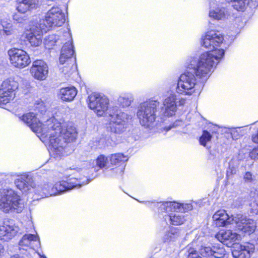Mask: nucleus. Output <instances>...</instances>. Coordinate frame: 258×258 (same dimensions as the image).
<instances>
[{"label":"nucleus","instance_id":"1","mask_svg":"<svg viewBox=\"0 0 258 258\" xmlns=\"http://www.w3.org/2000/svg\"><path fill=\"white\" fill-rule=\"evenodd\" d=\"M20 118L48 145L50 154L54 158L64 156L68 143L75 141L77 137L76 128L72 123L64 121L57 114L44 123L33 112L25 114Z\"/></svg>","mask_w":258,"mask_h":258},{"label":"nucleus","instance_id":"2","mask_svg":"<svg viewBox=\"0 0 258 258\" xmlns=\"http://www.w3.org/2000/svg\"><path fill=\"white\" fill-rule=\"evenodd\" d=\"M223 55L222 50H219L218 55H215L214 51L203 53L199 58H191L187 62V68L197 78L206 80L217 64L216 61L221 59Z\"/></svg>","mask_w":258,"mask_h":258},{"label":"nucleus","instance_id":"3","mask_svg":"<svg viewBox=\"0 0 258 258\" xmlns=\"http://www.w3.org/2000/svg\"><path fill=\"white\" fill-rule=\"evenodd\" d=\"M15 183L17 188L24 193L34 192L42 197L54 196V190L51 184L43 182L37 185L31 178L25 174L18 176Z\"/></svg>","mask_w":258,"mask_h":258},{"label":"nucleus","instance_id":"4","mask_svg":"<svg viewBox=\"0 0 258 258\" xmlns=\"http://www.w3.org/2000/svg\"><path fill=\"white\" fill-rule=\"evenodd\" d=\"M24 207V201L14 190L0 189V210L6 213H21Z\"/></svg>","mask_w":258,"mask_h":258},{"label":"nucleus","instance_id":"5","mask_svg":"<svg viewBox=\"0 0 258 258\" xmlns=\"http://www.w3.org/2000/svg\"><path fill=\"white\" fill-rule=\"evenodd\" d=\"M159 105L157 101L151 100L142 103L137 115L140 124L146 127L152 126L156 119L157 108Z\"/></svg>","mask_w":258,"mask_h":258},{"label":"nucleus","instance_id":"6","mask_svg":"<svg viewBox=\"0 0 258 258\" xmlns=\"http://www.w3.org/2000/svg\"><path fill=\"white\" fill-rule=\"evenodd\" d=\"M70 170L74 171V173L75 174V177L71 178L68 181L62 180L56 183L53 186V190H54V196L74 188H80L89 183V180L87 176H84L82 177L80 176L81 173H84L86 172V170L77 168L74 170L70 169Z\"/></svg>","mask_w":258,"mask_h":258},{"label":"nucleus","instance_id":"7","mask_svg":"<svg viewBox=\"0 0 258 258\" xmlns=\"http://www.w3.org/2000/svg\"><path fill=\"white\" fill-rule=\"evenodd\" d=\"M223 36L219 32L211 30L202 36L201 44L203 47L209 50L208 52L214 51L215 55H218L219 50H222L224 53L223 49L218 48L223 43Z\"/></svg>","mask_w":258,"mask_h":258},{"label":"nucleus","instance_id":"8","mask_svg":"<svg viewBox=\"0 0 258 258\" xmlns=\"http://www.w3.org/2000/svg\"><path fill=\"white\" fill-rule=\"evenodd\" d=\"M196 85V77L188 70L180 76L177 82L176 92L181 94L191 95L195 92Z\"/></svg>","mask_w":258,"mask_h":258},{"label":"nucleus","instance_id":"9","mask_svg":"<svg viewBox=\"0 0 258 258\" xmlns=\"http://www.w3.org/2000/svg\"><path fill=\"white\" fill-rule=\"evenodd\" d=\"M19 87L18 82L13 78L5 80L0 87V105L6 104L13 100Z\"/></svg>","mask_w":258,"mask_h":258},{"label":"nucleus","instance_id":"10","mask_svg":"<svg viewBox=\"0 0 258 258\" xmlns=\"http://www.w3.org/2000/svg\"><path fill=\"white\" fill-rule=\"evenodd\" d=\"M89 107L99 116L105 114L108 109L109 101L104 95L94 93L89 96Z\"/></svg>","mask_w":258,"mask_h":258},{"label":"nucleus","instance_id":"11","mask_svg":"<svg viewBox=\"0 0 258 258\" xmlns=\"http://www.w3.org/2000/svg\"><path fill=\"white\" fill-rule=\"evenodd\" d=\"M110 130L111 132L120 134L124 131L126 123L131 117L128 114L121 111H116L109 114Z\"/></svg>","mask_w":258,"mask_h":258},{"label":"nucleus","instance_id":"12","mask_svg":"<svg viewBox=\"0 0 258 258\" xmlns=\"http://www.w3.org/2000/svg\"><path fill=\"white\" fill-rule=\"evenodd\" d=\"M10 63L18 68H24L31 63L29 54L24 50L16 48L10 49L8 51Z\"/></svg>","mask_w":258,"mask_h":258},{"label":"nucleus","instance_id":"13","mask_svg":"<svg viewBox=\"0 0 258 258\" xmlns=\"http://www.w3.org/2000/svg\"><path fill=\"white\" fill-rule=\"evenodd\" d=\"M20 233L19 227L12 220H5L0 224V239L9 241Z\"/></svg>","mask_w":258,"mask_h":258},{"label":"nucleus","instance_id":"14","mask_svg":"<svg viewBox=\"0 0 258 258\" xmlns=\"http://www.w3.org/2000/svg\"><path fill=\"white\" fill-rule=\"evenodd\" d=\"M46 27H60L66 21L64 13L58 7H52L46 14L45 20Z\"/></svg>","mask_w":258,"mask_h":258},{"label":"nucleus","instance_id":"15","mask_svg":"<svg viewBox=\"0 0 258 258\" xmlns=\"http://www.w3.org/2000/svg\"><path fill=\"white\" fill-rule=\"evenodd\" d=\"M232 220L236 224L238 230L244 233L250 234L254 232L256 229L255 222L252 219L247 218L246 216L241 214L234 215Z\"/></svg>","mask_w":258,"mask_h":258},{"label":"nucleus","instance_id":"16","mask_svg":"<svg viewBox=\"0 0 258 258\" xmlns=\"http://www.w3.org/2000/svg\"><path fill=\"white\" fill-rule=\"evenodd\" d=\"M176 100V95L173 92L165 97L160 113L161 117H170L175 114L177 110Z\"/></svg>","mask_w":258,"mask_h":258},{"label":"nucleus","instance_id":"17","mask_svg":"<svg viewBox=\"0 0 258 258\" xmlns=\"http://www.w3.org/2000/svg\"><path fill=\"white\" fill-rule=\"evenodd\" d=\"M32 76L38 80H44L48 76V67L47 64L41 60L33 62L30 69Z\"/></svg>","mask_w":258,"mask_h":258},{"label":"nucleus","instance_id":"18","mask_svg":"<svg viewBox=\"0 0 258 258\" xmlns=\"http://www.w3.org/2000/svg\"><path fill=\"white\" fill-rule=\"evenodd\" d=\"M217 239L222 243H225L228 246H232L234 243L240 240L242 236L233 232L231 230H222L217 234Z\"/></svg>","mask_w":258,"mask_h":258},{"label":"nucleus","instance_id":"19","mask_svg":"<svg viewBox=\"0 0 258 258\" xmlns=\"http://www.w3.org/2000/svg\"><path fill=\"white\" fill-rule=\"evenodd\" d=\"M43 26L40 25V28L32 27L25 31V35L27 40L33 46H38L42 43V30Z\"/></svg>","mask_w":258,"mask_h":258},{"label":"nucleus","instance_id":"20","mask_svg":"<svg viewBox=\"0 0 258 258\" xmlns=\"http://www.w3.org/2000/svg\"><path fill=\"white\" fill-rule=\"evenodd\" d=\"M20 250H28L29 248L34 249L40 245L39 238L37 233L36 234H25L20 241Z\"/></svg>","mask_w":258,"mask_h":258},{"label":"nucleus","instance_id":"21","mask_svg":"<svg viewBox=\"0 0 258 258\" xmlns=\"http://www.w3.org/2000/svg\"><path fill=\"white\" fill-rule=\"evenodd\" d=\"M254 249V245L250 243L237 244L232 250V255L234 258H249Z\"/></svg>","mask_w":258,"mask_h":258},{"label":"nucleus","instance_id":"22","mask_svg":"<svg viewBox=\"0 0 258 258\" xmlns=\"http://www.w3.org/2000/svg\"><path fill=\"white\" fill-rule=\"evenodd\" d=\"M160 205V207L162 209H164L166 211H168V209H175L178 210L184 214V213L191 210L193 208L192 205L190 204H180L175 202H165L157 203Z\"/></svg>","mask_w":258,"mask_h":258},{"label":"nucleus","instance_id":"23","mask_svg":"<svg viewBox=\"0 0 258 258\" xmlns=\"http://www.w3.org/2000/svg\"><path fill=\"white\" fill-rule=\"evenodd\" d=\"M67 35L69 37V39L65 43L61 49L59 57V62L61 64L64 63L69 58L73 56L75 52L72 36L69 33H68Z\"/></svg>","mask_w":258,"mask_h":258},{"label":"nucleus","instance_id":"24","mask_svg":"<svg viewBox=\"0 0 258 258\" xmlns=\"http://www.w3.org/2000/svg\"><path fill=\"white\" fill-rule=\"evenodd\" d=\"M232 217H229L226 212L224 210L217 211L213 216V219L216 226L219 227L225 226L232 223L233 220Z\"/></svg>","mask_w":258,"mask_h":258},{"label":"nucleus","instance_id":"25","mask_svg":"<svg viewBox=\"0 0 258 258\" xmlns=\"http://www.w3.org/2000/svg\"><path fill=\"white\" fill-rule=\"evenodd\" d=\"M171 213L165 218V220L172 225H180L185 221V215L178 210L170 209ZM168 223V222H167Z\"/></svg>","mask_w":258,"mask_h":258},{"label":"nucleus","instance_id":"26","mask_svg":"<svg viewBox=\"0 0 258 258\" xmlns=\"http://www.w3.org/2000/svg\"><path fill=\"white\" fill-rule=\"evenodd\" d=\"M77 93L75 87H66L59 90L58 96L63 101H71L75 97Z\"/></svg>","mask_w":258,"mask_h":258},{"label":"nucleus","instance_id":"27","mask_svg":"<svg viewBox=\"0 0 258 258\" xmlns=\"http://www.w3.org/2000/svg\"><path fill=\"white\" fill-rule=\"evenodd\" d=\"M18 2L17 10L21 13H25L38 4V0H18Z\"/></svg>","mask_w":258,"mask_h":258},{"label":"nucleus","instance_id":"28","mask_svg":"<svg viewBox=\"0 0 258 258\" xmlns=\"http://www.w3.org/2000/svg\"><path fill=\"white\" fill-rule=\"evenodd\" d=\"M209 16L211 18L215 20H222L225 17V10L223 8H215L211 4Z\"/></svg>","mask_w":258,"mask_h":258},{"label":"nucleus","instance_id":"29","mask_svg":"<svg viewBox=\"0 0 258 258\" xmlns=\"http://www.w3.org/2000/svg\"><path fill=\"white\" fill-rule=\"evenodd\" d=\"M231 3L232 7L238 11H244L248 4L249 0H226Z\"/></svg>","mask_w":258,"mask_h":258},{"label":"nucleus","instance_id":"30","mask_svg":"<svg viewBox=\"0 0 258 258\" xmlns=\"http://www.w3.org/2000/svg\"><path fill=\"white\" fill-rule=\"evenodd\" d=\"M133 99V96L131 93H125L119 96L118 101L123 106L127 107L131 104Z\"/></svg>","mask_w":258,"mask_h":258},{"label":"nucleus","instance_id":"31","mask_svg":"<svg viewBox=\"0 0 258 258\" xmlns=\"http://www.w3.org/2000/svg\"><path fill=\"white\" fill-rule=\"evenodd\" d=\"M180 236L178 230L175 228H171L170 230L166 232L164 236L165 241H174Z\"/></svg>","mask_w":258,"mask_h":258},{"label":"nucleus","instance_id":"32","mask_svg":"<svg viewBox=\"0 0 258 258\" xmlns=\"http://www.w3.org/2000/svg\"><path fill=\"white\" fill-rule=\"evenodd\" d=\"M127 160V158L121 153L114 154L110 156V161L112 165H118Z\"/></svg>","mask_w":258,"mask_h":258},{"label":"nucleus","instance_id":"33","mask_svg":"<svg viewBox=\"0 0 258 258\" xmlns=\"http://www.w3.org/2000/svg\"><path fill=\"white\" fill-rule=\"evenodd\" d=\"M107 162V158L104 156V155H101L98 157V158L96 159L95 161L93 160L90 162V165L92 167H94V164L96 163V165L97 167H99L100 168H102L105 167Z\"/></svg>","mask_w":258,"mask_h":258},{"label":"nucleus","instance_id":"34","mask_svg":"<svg viewBox=\"0 0 258 258\" xmlns=\"http://www.w3.org/2000/svg\"><path fill=\"white\" fill-rule=\"evenodd\" d=\"M225 250L222 244L213 246L212 256L216 258H221L225 254Z\"/></svg>","mask_w":258,"mask_h":258},{"label":"nucleus","instance_id":"35","mask_svg":"<svg viewBox=\"0 0 258 258\" xmlns=\"http://www.w3.org/2000/svg\"><path fill=\"white\" fill-rule=\"evenodd\" d=\"M1 24L3 28V33L5 35L10 36L14 34L15 31L11 23H9L7 21L3 20L1 21Z\"/></svg>","mask_w":258,"mask_h":258},{"label":"nucleus","instance_id":"36","mask_svg":"<svg viewBox=\"0 0 258 258\" xmlns=\"http://www.w3.org/2000/svg\"><path fill=\"white\" fill-rule=\"evenodd\" d=\"M212 137V136L209 132L204 131L199 139L200 144L204 147H207L208 144L211 142Z\"/></svg>","mask_w":258,"mask_h":258},{"label":"nucleus","instance_id":"37","mask_svg":"<svg viewBox=\"0 0 258 258\" xmlns=\"http://www.w3.org/2000/svg\"><path fill=\"white\" fill-rule=\"evenodd\" d=\"M213 247L203 246L200 249V253L204 256H209L212 255Z\"/></svg>","mask_w":258,"mask_h":258},{"label":"nucleus","instance_id":"38","mask_svg":"<svg viewBox=\"0 0 258 258\" xmlns=\"http://www.w3.org/2000/svg\"><path fill=\"white\" fill-rule=\"evenodd\" d=\"M188 258H202L200 256L197 251L193 248H190L188 250Z\"/></svg>","mask_w":258,"mask_h":258},{"label":"nucleus","instance_id":"39","mask_svg":"<svg viewBox=\"0 0 258 258\" xmlns=\"http://www.w3.org/2000/svg\"><path fill=\"white\" fill-rule=\"evenodd\" d=\"M244 179L247 182H251L255 180V176L250 172H246L244 176Z\"/></svg>","mask_w":258,"mask_h":258},{"label":"nucleus","instance_id":"40","mask_svg":"<svg viewBox=\"0 0 258 258\" xmlns=\"http://www.w3.org/2000/svg\"><path fill=\"white\" fill-rule=\"evenodd\" d=\"M249 157L253 160L258 159V147L252 149L249 153Z\"/></svg>","mask_w":258,"mask_h":258},{"label":"nucleus","instance_id":"41","mask_svg":"<svg viewBox=\"0 0 258 258\" xmlns=\"http://www.w3.org/2000/svg\"><path fill=\"white\" fill-rule=\"evenodd\" d=\"M182 124H183V122L181 120H177L174 123V124L172 125V126H170L168 127V128L166 127V130L167 131L173 127H175L178 125H182Z\"/></svg>","mask_w":258,"mask_h":258},{"label":"nucleus","instance_id":"42","mask_svg":"<svg viewBox=\"0 0 258 258\" xmlns=\"http://www.w3.org/2000/svg\"><path fill=\"white\" fill-rule=\"evenodd\" d=\"M219 127L216 125L212 124L209 126V131L212 132V134L216 133L217 132Z\"/></svg>","mask_w":258,"mask_h":258},{"label":"nucleus","instance_id":"43","mask_svg":"<svg viewBox=\"0 0 258 258\" xmlns=\"http://www.w3.org/2000/svg\"><path fill=\"white\" fill-rule=\"evenodd\" d=\"M252 141L255 143L258 144V131L257 132L253 135L252 137Z\"/></svg>","mask_w":258,"mask_h":258},{"label":"nucleus","instance_id":"44","mask_svg":"<svg viewBox=\"0 0 258 258\" xmlns=\"http://www.w3.org/2000/svg\"><path fill=\"white\" fill-rule=\"evenodd\" d=\"M142 203H143L145 205H146V206H151V205L152 204H154V202H150V201H144V202H141Z\"/></svg>","mask_w":258,"mask_h":258},{"label":"nucleus","instance_id":"45","mask_svg":"<svg viewBox=\"0 0 258 258\" xmlns=\"http://www.w3.org/2000/svg\"><path fill=\"white\" fill-rule=\"evenodd\" d=\"M5 251V248L4 245L0 243V256L2 253H3Z\"/></svg>","mask_w":258,"mask_h":258},{"label":"nucleus","instance_id":"46","mask_svg":"<svg viewBox=\"0 0 258 258\" xmlns=\"http://www.w3.org/2000/svg\"><path fill=\"white\" fill-rule=\"evenodd\" d=\"M55 37V36H54V35L50 36L48 39V41H49V42L52 41Z\"/></svg>","mask_w":258,"mask_h":258},{"label":"nucleus","instance_id":"47","mask_svg":"<svg viewBox=\"0 0 258 258\" xmlns=\"http://www.w3.org/2000/svg\"><path fill=\"white\" fill-rule=\"evenodd\" d=\"M17 15H16V16H15V18H14V19H15L16 20L18 21L19 22L21 23V22H22V21H21V20H20L18 19L17 18Z\"/></svg>","mask_w":258,"mask_h":258},{"label":"nucleus","instance_id":"48","mask_svg":"<svg viewBox=\"0 0 258 258\" xmlns=\"http://www.w3.org/2000/svg\"><path fill=\"white\" fill-rule=\"evenodd\" d=\"M251 210H252V212H253V213H255L256 214H257V213H258V210H257V212H255V211L256 210V209H255V210H254V209H252Z\"/></svg>","mask_w":258,"mask_h":258},{"label":"nucleus","instance_id":"49","mask_svg":"<svg viewBox=\"0 0 258 258\" xmlns=\"http://www.w3.org/2000/svg\"><path fill=\"white\" fill-rule=\"evenodd\" d=\"M39 255L41 258H47L44 255Z\"/></svg>","mask_w":258,"mask_h":258},{"label":"nucleus","instance_id":"50","mask_svg":"<svg viewBox=\"0 0 258 258\" xmlns=\"http://www.w3.org/2000/svg\"><path fill=\"white\" fill-rule=\"evenodd\" d=\"M254 203H251V206L252 207H254Z\"/></svg>","mask_w":258,"mask_h":258},{"label":"nucleus","instance_id":"51","mask_svg":"<svg viewBox=\"0 0 258 258\" xmlns=\"http://www.w3.org/2000/svg\"><path fill=\"white\" fill-rule=\"evenodd\" d=\"M56 42V41L55 40L54 42H52L51 45H54V44Z\"/></svg>","mask_w":258,"mask_h":258},{"label":"nucleus","instance_id":"52","mask_svg":"<svg viewBox=\"0 0 258 258\" xmlns=\"http://www.w3.org/2000/svg\"><path fill=\"white\" fill-rule=\"evenodd\" d=\"M120 172H122V170H120Z\"/></svg>","mask_w":258,"mask_h":258}]
</instances>
